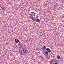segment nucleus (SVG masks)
I'll use <instances>...</instances> for the list:
<instances>
[{
    "mask_svg": "<svg viewBox=\"0 0 64 64\" xmlns=\"http://www.w3.org/2000/svg\"><path fill=\"white\" fill-rule=\"evenodd\" d=\"M20 44H21V43H19L18 44V45H20Z\"/></svg>",
    "mask_w": 64,
    "mask_h": 64,
    "instance_id": "obj_10",
    "label": "nucleus"
},
{
    "mask_svg": "<svg viewBox=\"0 0 64 64\" xmlns=\"http://www.w3.org/2000/svg\"><path fill=\"white\" fill-rule=\"evenodd\" d=\"M30 18H31V19H32V20L33 21H34V18L33 17H32V16H30Z\"/></svg>",
    "mask_w": 64,
    "mask_h": 64,
    "instance_id": "obj_6",
    "label": "nucleus"
},
{
    "mask_svg": "<svg viewBox=\"0 0 64 64\" xmlns=\"http://www.w3.org/2000/svg\"><path fill=\"white\" fill-rule=\"evenodd\" d=\"M36 22L38 23H40V20L38 19L37 20Z\"/></svg>",
    "mask_w": 64,
    "mask_h": 64,
    "instance_id": "obj_8",
    "label": "nucleus"
},
{
    "mask_svg": "<svg viewBox=\"0 0 64 64\" xmlns=\"http://www.w3.org/2000/svg\"><path fill=\"white\" fill-rule=\"evenodd\" d=\"M42 48L43 50L45 52V51H46V47L45 46H43L42 47Z\"/></svg>",
    "mask_w": 64,
    "mask_h": 64,
    "instance_id": "obj_5",
    "label": "nucleus"
},
{
    "mask_svg": "<svg viewBox=\"0 0 64 64\" xmlns=\"http://www.w3.org/2000/svg\"><path fill=\"white\" fill-rule=\"evenodd\" d=\"M19 42V40L18 39H16L15 40V42L16 43H18Z\"/></svg>",
    "mask_w": 64,
    "mask_h": 64,
    "instance_id": "obj_4",
    "label": "nucleus"
},
{
    "mask_svg": "<svg viewBox=\"0 0 64 64\" xmlns=\"http://www.w3.org/2000/svg\"><path fill=\"white\" fill-rule=\"evenodd\" d=\"M30 15H31L32 17H33L34 16H35V13H34V12H32L30 14Z\"/></svg>",
    "mask_w": 64,
    "mask_h": 64,
    "instance_id": "obj_3",
    "label": "nucleus"
},
{
    "mask_svg": "<svg viewBox=\"0 0 64 64\" xmlns=\"http://www.w3.org/2000/svg\"><path fill=\"white\" fill-rule=\"evenodd\" d=\"M1 8H2V7H1Z\"/></svg>",
    "mask_w": 64,
    "mask_h": 64,
    "instance_id": "obj_11",
    "label": "nucleus"
},
{
    "mask_svg": "<svg viewBox=\"0 0 64 64\" xmlns=\"http://www.w3.org/2000/svg\"><path fill=\"white\" fill-rule=\"evenodd\" d=\"M36 18H38L37 17H36Z\"/></svg>",
    "mask_w": 64,
    "mask_h": 64,
    "instance_id": "obj_12",
    "label": "nucleus"
},
{
    "mask_svg": "<svg viewBox=\"0 0 64 64\" xmlns=\"http://www.w3.org/2000/svg\"><path fill=\"white\" fill-rule=\"evenodd\" d=\"M53 8L54 9H56V8L55 7V6H52Z\"/></svg>",
    "mask_w": 64,
    "mask_h": 64,
    "instance_id": "obj_9",
    "label": "nucleus"
},
{
    "mask_svg": "<svg viewBox=\"0 0 64 64\" xmlns=\"http://www.w3.org/2000/svg\"><path fill=\"white\" fill-rule=\"evenodd\" d=\"M27 51L26 50L25 47L23 46L21 48L20 52V53L21 54H22L23 53H25L26 54H27Z\"/></svg>",
    "mask_w": 64,
    "mask_h": 64,
    "instance_id": "obj_1",
    "label": "nucleus"
},
{
    "mask_svg": "<svg viewBox=\"0 0 64 64\" xmlns=\"http://www.w3.org/2000/svg\"><path fill=\"white\" fill-rule=\"evenodd\" d=\"M57 58L58 59H60L61 58V57L60 56L58 55L57 56Z\"/></svg>",
    "mask_w": 64,
    "mask_h": 64,
    "instance_id": "obj_7",
    "label": "nucleus"
},
{
    "mask_svg": "<svg viewBox=\"0 0 64 64\" xmlns=\"http://www.w3.org/2000/svg\"><path fill=\"white\" fill-rule=\"evenodd\" d=\"M46 54H49L48 53L50 54L51 53V50L49 48H46Z\"/></svg>",
    "mask_w": 64,
    "mask_h": 64,
    "instance_id": "obj_2",
    "label": "nucleus"
}]
</instances>
